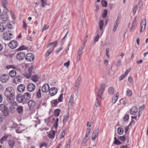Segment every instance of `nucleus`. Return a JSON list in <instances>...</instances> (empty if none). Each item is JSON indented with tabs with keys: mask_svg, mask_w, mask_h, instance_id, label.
Segmentation results:
<instances>
[{
	"mask_svg": "<svg viewBox=\"0 0 148 148\" xmlns=\"http://www.w3.org/2000/svg\"><path fill=\"white\" fill-rule=\"evenodd\" d=\"M14 90L12 87L6 88L4 91V95L6 97L7 100L9 103L13 102L15 98Z\"/></svg>",
	"mask_w": 148,
	"mask_h": 148,
	"instance_id": "nucleus-1",
	"label": "nucleus"
},
{
	"mask_svg": "<svg viewBox=\"0 0 148 148\" xmlns=\"http://www.w3.org/2000/svg\"><path fill=\"white\" fill-rule=\"evenodd\" d=\"M105 88V85L104 84L101 85L97 93L96 100L95 104V105L96 107H98L100 105L101 99L102 96L103 95Z\"/></svg>",
	"mask_w": 148,
	"mask_h": 148,
	"instance_id": "nucleus-2",
	"label": "nucleus"
},
{
	"mask_svg": "<svg viewBox=\"0 0 148 148\" xmlns=\"http://www.w3.org/2000/svg\"><path fill=\"white\" fill-rule=\"evenodd\" d=\"M12 34L10 33V32L9 30H7L4 32L3 37L4 40H9L12 38Z\"/></svg>",
	"mask_w": 148,
	"mask_h": 148,
	"instance_id": "nucleus-3",
	"label": "nucleus"
},
{
	"mask_svg": "<svg viewBox=\"0 0 148 148\" xmlns=\"http://www.w3.org/2000/svg\"><path fill=\"white\" fill-rule=\"evenodd\" d=\"M34 58V56L31 53H29L27 54L25 56L26 60L28 62H31L33 61Z\"/></svg>",
	"mask_w": 148,
	"mask_h": 148,
	"instance_id": "nucleus-4",
	"label": "nucleus"
},
{
	"mask_svg": "<svg viewBox=\"0 0 148 148\" xmlns=\"http://www.w3.org/2000/svg\"><path fill=\"white\" fill-rule=\"evenodd\" d=\"M9 79V75L8 74H3L0 77V80L3 83H6Z\"/></svg>",
	"mask_w": 148,
	"mask_h": 148,
	"instance_id": "nucleus-5",
	"label": "nucleus"
},
{
	"mask_svg": "<svg viewBox=\"0 0 148 148\" xmlns=\"http://www.w3.org/2000/svg\"><path fill=\"white\" fill-rule=\"evenodd\" d=\"M18 43L17 42L14 40L11 41L9 43V47L12 49H14L16 48L18 46Z\"/></svg>",
	"mask_w": 148,
	"mask_h": 148,
	"instance_id": "nucleus-6",
	"label": "nucleus"
},
{
	"mask_svg": "<svg viewBox=\"0 0 148 148\" xmlns=\"http://www.w3.org/2000/svg\"><path fill=\"white\" fill-rule=\"evenodd\" d=\"M34 67L32 66L29 67L28 69V72L27 73L23 74V75L27 78H29L31 77L32 75V73H33V70Z\"/></svg>",
	"mask_w": 148,
	"mask_h": 148,
	"instance_id": "nucleus-7",
	"label": "nucleus"
},
{
	"mask_svg": "<svg viewBox=\"0 0 148 148\" xmlns=\"http://www.w3.org/2000/svg\"><path fill=\"white\" fill-rule=\"evenodd\" d=\"M146 24V20L145 18H143L142 20L141 23L140 24L141 29L140 31V33L143 32L145 31V29Z\"/></svg>",
	"mask_w": 148,
	"mask_h": 148,
	"instance_id": "nucleus-8",
	"label": "nucleus"
},
{
	"mask_svg": "<svg viewBox=\"0 0 148 148\" xmlns=\"http://www.w3.org/2000/svg\"><path fill=\"white\" fill-rule=\"evenodd\" d=\"M25 57V54L23 52H18L16 55V58L18 60H23Z\"/></svg>",
	"mask_w": 148,
	"mask_h": 148,
	"instance_id": "nucleus-9",
	"label": "nucleus"
},
{
	"mask_svg": "<svg viewBox=\"0 0 148 148\" xmlns=\"http://www.w3.org/2000/svg\"><path fill=\"white\" fill-rule=\"evenodd\" d=\"M35 89V86L32 83L29 84L27 86V89L28 91L32 92L34 91Z\"/></svg>",
	"mask_w": 148,
	"mask_h": 148,
	"instance_id": "nucleus-10",
	"label": "nucleus"
},
{
	"mask_svg": "<svg viewBox=\"0 0 148 148\" xmlns=\"http://www.w3.org/2000/svg\"><path fill=\"white\" fill-rule=\"evenodd\" d=\"M17 101L19 103H23L24 101V99L23 96L21 94H18L16 97Z\"/></svg>",
	"mask_w": 148,
	"mask_h": 148,
	"instance_id": "nucleus-11",
	"label": "nucleus"
},
{
	"mask_svg": "<svg viewBox=\"0 0 148 148\" xmlns=\"http://www.w3.org/2000/svg\"><path fill=\"white\" fill-rule=\"evenodd\" d=\"M28 104L29 108L31 109H33L36 105V102L33 100H31L29 101Z\"/></svg>",
	"mask_w": 148,
	"mask_h": 148,
	"instance_id": "nucleus-12",
	"label": "nucleus"
},
{
	"mask_svg": "<svg viewBox=\"0 0 148 148\" xmlns=\"http://www.w3.org/2000/svg\"><path fill=\"white\" fill-rule=\"evenodd\" d=\"M42 92H48L49 90V86L47 84H45L42 87Z\"/></svg>",
	"mask_w": 148,
	"mask_h": 148,
	"instance_id": "nucleus-13",
	"label": "nucleus"
},
{
	"mask_svg": "<svg viewBox=\"0 0 148 148\" xmlns=\"http://www.w3.org/2000/svg\"><path fill=\"white\" fill-rule=\"evenodd\" d=\"M138 112V109L135 106L133 107L130 110V113L132 115H135Z\"/></svg>",
	"mask_w": 148,
	"mask_h": 148,
	"instance_id": "nucleus-14",
	"label": "nucleus"
},
{
	"mask_svg": "<svg viewBox=\"0 0 148 148\" xmlns=\"http://www.w3.org/2000/svg\"><path fill=\"white\" fill-rule=\"evenodd\" d=\"M0 18L2 21H6L8 18L7 14L6 13H2L1 15Z\"/></svg>",
	"mask_w": 148,
	"mask_h": 148,
	"instance_id": "nucleus-15",
	"label": "nucleus"
},
{
	"mask_svg": "<svg viewBox=\"0 0 148 148\" xmlns=\"http://www.w3.org/2000/svg\"><path fill=\"white\" fill-rule=\"evenodd\" d=\"M57 88L54 87L51 88L49 90V94L51 96H53L57 92Z\"/></svg>",
	"mask_w": 148,
	"mask_h": 148,
	"instance_id": "nucleus-16",
	"label": "nucleus"
},
{
	"mask_svg": "<svg viewBox=\"0 0 148 148\" xmlns=\"http://www.w3.org/2000/svg\"><path fill=\"white\" fill-rule=\"evenodd\" d=\"M99 132L98 129H96L93 131L92 136V140H95L96 137H97Z\"/></svg>",
	"mask_w": 148,
	"mask_h": 148,
	"instance_id": "nucleus-17",
	"label": "nucleus"
},
{
	"mask_svg": "<svg viewBox=\"0 0 148 148\" xmlns=\"http://www.w3.org/2000/svg\"><path fill=\"white\" fill-rule=\"evenodd\" d=\"M22 77L20 76H16L14 78L13 80V82L15 84H17L21 82Z\"/></svg>",
	"mask_w": 148,
	"mask_h": 148,
	"instance_id": "nucleus-18",
	"label": "nucleus"
},
{
	"mask_svg": "<svg viewBox=\"0 0 148 148\" xmlns=\"http://www.w3.org/2000/svg\"><path fill=\"white\" fill-rule=\"evenodd\" d=\"M25 86L23 84H20L19 85L17 88V90L20 92H22L25 90Z\"/></svg>",
	"mask_w": 148,
	"mask_h": 148,
	"instance_id": "nucleus-19",
	"label": "nucleus"
},
{
	"mask_svg": "<svg viewBox=\"0 0 148 148\" xmlns=\"http://www.w3.org/2000/svg\"><path fill=\"white\" fill-rule=\"evenodd\" d=\"M136 17H135V18L134 20L132 27L130 28V31L131 32H133L136 28V26L137 22L136 21Z\"/></svg>",
	"mask_w": 148,
	"mask_h": 148,
	"instance_id": "nucleus-20",
	"label": "nucleus"
},
{
	"mask_svg": "<svg viewBox=\"0 0 148 148\" xmlns=\"http://www.w3.org/2000/svg\"><path fill=\"white\" fill-rule=\"evenodd\" d=\"M24 100L27 101L29 100L31 97V94L28 92L25 93L23 95Z\"/></svg>",
	"mask_w": 148,
	"mask_h": 148,
	"instance_id": "nucleus-21",
	"label": "nucleus"
},
{
	"mask_svg": "<svg viewBox=\"0 0 148 148\" xmlns=\"http://www.w3.org/2000/svg\"><path fill=\"white\" fill-rule=\"evenodd\" d=\"M1 6L5 8V10H7V7L8 5L7 0H2L1 2Z\"/></svg>",
	"mask_w": 148,
	"mask_h": 148,
	"instance_id": "nucleus-22",
	"label": "nucleus"
},
{
	"mask_svg": "<svg viewBox=\"0 0 148 148\" xmlns=\"http://www.w3.org/2000/svg\"><path fill=\"white\" fill-rule=\"evenodd\" d=\"M85 46V44L84 43L83 45H82L81 47L79 48L78 52L77 55L81 56L82 54V51L84 49V46Z\"/></svg>",
	"mask_w": 148,
	"mask_h": 148,
	"instance_id": "nucleus-23",
	"label": "nucleus"
},
{
	"mask_svg": "<svg viewBox=\"0 0 148 148\" xmlns=\"http://www.w3.org/2000/svg\"><path fill=\"white\" fill-rule=\"evenodd\" d=\"M74 101V95H71L70 96L69 100V102L68 106L69 107H71L73 104Z\"/></svg>",
	"mask_w": 148,
	"mask_h": 148,
	"instance_id": "nucleus-24",
	"label": "nucleus"
},
{
	"mask_svg": "<svg viewBox=\"0 0 148 148\" xmlns=\"http://www.w3.org/2000/svg\"><path fill=\"white\" fill-rule=\"evenodd\" d=\"M16 110L18 114H21L23 112V106H18L16 109Z\"/></svg>",
	"mask_w": 148,
	"mask_h": 148,
	"instance_id": "nucleus-25",
	"label": "nucleus"
},
{
	"mask_svg": "<svg viewBox=\"0 0 148 148\" xmlns=\"http://www.w3.org/2000/svg\"><path fill=\"white\" fill-rule=\"evenodd\" d=\"M39 77V75H35L32 76L31 79L34 82H37L38 80Z\"/></svg>",
	"mask_w": 148,
	"mask_h": 148,
	"instance_id": "nucleus-26",
	"label": "nucleus"
},
{
	"mask_svg": "<svg viewBox=\"0 0 148 148\" xmlns=\"http://www.w3.org/2000/svg\"><path fill=\"white\" fill-rule=\"evenodd\" d=\"M53 47H51L49 50L47 51L45 55V57H47L51 53L53 52Z\"/></svg>",
	"mask_w": 148,
	"mask_h": 148,
	"instance_id": "nucleus-27",
	"label": "nucleus"
},
{
	"mask_svg": "<svg viewBox=\"0 0 148 148\" xmlns=\"http://www.w3.org/2000/svg\"><path fill=\"white\" fill-rule=\"evenodd\" d=\"M69 116V112L63 116L64 119H63V123H65L68 120V119Z\"/></svg>",
	"mask_w": 148,
	"mask_h": 148,
	"instance_id": "nucleus-28",
	"label": "nucleus"
},
{
	"mask_svg": "<svg viewBox=\"0 0 148 148\" xmlns=\"http://www.w3.org/2000/svg\"><path fill=\"white\" fill-rule=\"evenodd\" d=\"M55 134V131L52 130L51 132H50L48 135V137L49 138H53Z\"/></svg>",
	"mask_w": 148,
	"mask_h": 148,
	"instance_id": "nucleus-29",
	"label": "nucleus"
},
{
	"mask_svg": "<svg viewBox=\"0 0 148 148\" xmlns=\"http://www.w3.org/2000/svg\"><path fill=\"white\" fill-rule=\"evenodd\" d=\"M16 75V73L15 70H12L9 73V75L12 77H14Z\"/></svg>",
	"mask_w": 148,
	"mask_h": 148,
	"instance_id": "nucleus-30",
	"label": "nucleus"
},
{
	"mask_svg": "<svg viewBox=\"0 0 148 148\" xmlns=\"http://www.w3.org/2000/svg\"><path fill=\"white\" fill-rule=\"evenodd\" d=\"M15 141L12 140H9L8 142L9 145L10 147L11 148H12L14 147L15 144Z\"/></svg>",
	"mask_w": 148,
	"mask_h": 148,
	"instance_id": "nucleus-31",
	"label": "nucleus"
},
{
	"mask_svg": "<svg viewBox=\"0 0 148 148\" xmlns=\"http://www.w3.org/2000/svg\"><path fill=\"white\" fill-rule=\"evenodd\" d=\"M114 88L112 87H110L108 90V92L109 94L112 95L114 94Z\"/></svg>",
	"mask_w": 148,
	"mask_h": 148,
	"instance_id": "nucleus-32",
	"label": "nucleus"
},
{
	"mask_svg": "<svg viewBox=\"0 0 148 148\" xmlns=\"http://www.w3.org/2000/svg\"><path fill=\"white\" fill-rule=\"evenodd\" d=\"M6 29V27L4 26L3 23H0V32H2Z\"/></svg>",
	"mask_w": 148,
	"mask_h": 148,
	"instance_id": "nucleus-33",
	"label": "nucleus"
},
{
	"mask_svg": "<svg viewBox=\"0 0 148 148\" xmlns=\"http://www.w3.org/2000/svg\"><path fill=\"white\" fill-rule=\"evenodd\" d=\"M61 112V110L60 109H57L55 110L54 111V115L55 116L58 117L59 116L60 112Z\"/></svg>",
	"mask_w": 148,
	"mask_h": 148,
	"instance_id": "nucleus-34",
	"label": "nucleus"
},
{
	"mask_svg": "<svg viewBox=\"0 0 148 148\" xmlns=\"http://www.w3.org/2000/svg\"><path fill=\"white\" fill-rule=\"evenodd\" d=\"M2 112H3V116H6L8 115L9 114V111L8 110V108L2 111Z\"/></svg>",
	"mask_w": 148,
	"mask_h": 148,
	"instance_id": "nucleus-35",
	"label": "nucleus"
},
{
	"mask_svg": "<svg viewBox=\"0 0 148 148\" xmlns=\"http://www.w3.org/2000/svg\"><path fill=\"white\" fill-rule=\"evenodd\" d=\"M104 23L103 20H101L99 23V27L100 31H101L103 27Z\"/></svg>",
	"mask_w": 148,
	"mask_h": 148,
	"instance_id": "nucleus-36",
	"label": "nucleus"
},
{
	"mask_svg": "<svg viewBox=\"0 0 148 148\" xmlns=\"http://www.w3.org/2000/svg\"><path fill=\"white\" fill-rule=\"evenodd\" d=\"M8 108L4 104H1L0 105V110L2 111Z\"/></svg>",
	"mask_w": 148,
	"mask_h": 148,
	"instance_id": "nucleus-37",
	"label": "nucleus"
},
{
	"mask_svg": "<svg viewBox=\"0 0 148 148\" xmlns=\"http://www.w3.org/2000/svg\"><path fill=\"white\" fill-rule=\"evenodd\" d=\"M22 127H18V129L16 130V133H21L22 131L24 130L23 129H22Z\"/></svg>",
	"mask_w": 148,
	"mask_h": 148,
	"instance_id": "nucleus-38",
	"label": "nucleus"
},
{
	"mask_svg": "<svg viewBox=\"0 0 148 148\" xmlns=\"http://www.w3.org/2000/svg\"><path fill=\"white\" fill-rule=\"evenodd\" d=\"M132 94V92L130 89H128L126 91V95L128 97H130Z\"/></svg>",
	"mask_w": 148,
	"mask_h": 148,
	"instance_id": "nucleus-39",
	"label": "nucleus"
},
{
	"mask_svg": "<svg viewBox=\"0 0 148 148\" xmlns=\"http://www.w3.org/2000/svg\"><path fill=\"white\" fill-rule=\"evenodd\" d=\"M36 95L37 97L38 98H40L41 97V90L40 89H39L37 91Z\"/></svg>",
	"mask_w": 148,
	"mask_h": 148,
	"instance_id": "nucleus-40",
	"label": "nucleus"
},
{
	"mask_svg": "<svg viewBox=\"0 0 148 148\" xmlns=\"http://www.w3.org/2000/svg\"><path fill=\"white\" fill-rule=\"evenodd\" d=\"M8 138L7 136H4L1 139L0 142L1 143H3V142L6 141Z\"/></svg>",
	"mask_w": 148,
	"mask_h": 148,
	"instance_id": "nucleus-41",
	"label": "nucleus"
},
{
	"mask_svg": "<svg viewBox=\"0 0 148 148\" xmlns=\"http://www.w3.org/2000/svg\"><path fill=\"white\" fill-rule=\"evenodd\" d=\"M46 1L47 0H41V3L43 7H45L47 5Z\"/></svg>",
	"mask_w": 148,
	"mask_h": 148,
	"instance_id": "nucleus-42",
	"label": "nucleus"
},
{
	"mask_svg": "<svg viewBox=\"0 0 148 148\" xmlns=\"http://www.w3.org/2000/svg\"><path fill=\"white\" fill-rule=\"evenodd\" d=\"M57 42L56 41L53 42L49 43V44H48V46L50 45L53 46V47H52L53 48V47L56 45L57 44Z\"/></svg>",
	"mask_w": 148,
	"mask_h": 148,
	"instance_id": "nucleus-43",
	"label": "nucleus"
},
{
	"mask_svg": "<svg viewBox=\"0 0 148 148\" xmlns=\"http://www.w3.org/2000/svg\"><path fill=\"white\" fill-rule=\"evenodd\" d=\"M27 49V48L26 47H25L24 45H23L22 46L20 47L17 50L18 51H20L24 49Z\"/></svg>",
	"mask_w": 148,
	"mask_h": 148,
	"instance_id": "nucleus-44",
	"label": "nucleus"
},
{
	"mask_svg": "<svg viewBox=\"0 0 148 148\" xmlns=\"http://www.w3.org/2000/svg\"><path fill=\"white\" fill-rule=\"evenodd\" d=\"M10 109L11 112H14L16 110V108L13 105H12L10 107Z\"/></svg>",
	"mask_w": 148,
	"mask_h": 148,
	"instance_id": "nucleus-45",
	"label": "nucleus"
},
{
	"mask_svg": "<svg viewBox=\"0 0 148 148\" xmlns=\"http://www.w3.org/2000/svg\"><path fill=\"white\" fill-rule=\"evenodd\" d=\"M129 119V115L126 114L124 116L123 119L124 121H127Z\"/></svg>",
	"mask_w": 148,
	"mask_h": 148,
	"instance_id": "nucleus-46",
	"label": "nucleus"
},
{
	"mask_svg": "<svg viewBox=\"0 0 148 148\" xmlns=\"http://www.w3.org/2000/svg\"><path fill=\"white\" fill-rule=\"evenodd\" d=\"M123 132V129L121 127H119L118 129V133L120 134H122Z\"/></svg>",
	"mask_w": 148,
	"mask_h": 148,
	"instance_id": "nucleus-47",
	"label": "nucleus"
},
{
	"mask_svg": "<svg viewBox=\"0 0 148 148\" xmlns=\"http://www.w3.org/2000/svg\"><path fill=\"white\" fill-rule=\"evenodd\" d=\"M107 12H108L107 10L106 9L104 10L103 14L102 15L103 18H106L107 16Z\"/></svg>",
	"mask_w": 148,
	"mask_h": 148,
	"instance_id": "nucleus-48",
	"label": "nucleus"
},
{
	"mask_svg": "<svg viewBox=\"0 0 148 148\" xmlns=\"http://www.w3.org/2000/svg\"><path fill=\"white\" fill-rule=\"evenodd\" d=\"M43 147H47V144L46 142H44L41 144L40 146V148H42Z\"/></svg>",
	"mask_w": 148,
	"mask_h": 148,
	"instance_id": "nucleus-49",
	"label": "nucleus"
},
{
	"mask_svg": "<svg viewBox=\"0 0 148 148\" xmlns=\"http://www.w3.org/2000/svg\"><path fill=\"white\" fill-rule=\"evenodd\" d=\"M65 135V133L64 131H62L60 134V138L62 139L64 137Z\"/></svg>",
	"mask_w": 148,
	"mask_h": 148,
	"instance_id": "nucleus-50",
	"label": "nucleus"
},
{
	"mask_svg": "<svg viewBox=\"0 0 148 148\" xmlns=\"http://www.w3.org/2000/svg\"><path fill=\"white\" fill-rule=\"evenodd\" d=\"M52 104H54V106H56L58 104V101L57 99L53 100L51 102Z\"/></svg>",
	"mask_w": 148,
	"mask_h": 148,
	"instance_id": "nucleus-51",
	"label": "nucleus"
},
{
	"mask_svg": "<svg viewBox=\"0 0 148 148\" xmlns=\"http://www.w3.org/2000/svg\"><path fill=\"white\" fill-rule=\"evenodd\" d=\"M63 94H60L59 97L58 98V102H61L62 101V100L63 99Z\"/></svg>",
	"mask_w": 148,
	"mask_h": 148,
	"instance_id": "nucleus-52",
	"label": "nucleus"
},
{
	"mask_svg": "<svg viewBox=\"0 0 148 148\" xmlns=\"http://www.w3.org/2000/svg\"><path fill=\"white\" fill-rule=\"evenodd\" d=\"M101 3L103 7H106L107 6V3L106 1L102 0L101 1Z\"/></svg>",
	"mask_w": 148,
	"mask_h": 148,
	"instance_id": "nucleus-53",
	"label": "nucleus"
},
{
	"mask_svg": "<svg viewBox=\"0 0 148 148\" xmlns=\"http://www.w3.org/2000/svg\"><path fill=\"white\" fill-rule=\"evenodd\" d=\"M121 60H119L116 62V67L120 66L121 64Z\"/></svg>",
	"mask_w": 148,
	"mask_h": 148,
	"instance_id": "nucleus-54",
	"label": "nucleus"
},
{
	"mask_svg": "<svg viewBox=\"0 0 148 148\" xmlns=\"http://www.w3.org/2000/svg\"><path fill=\"white\" fill-rule=\"evenodd\" d=\"M143 5L142 1V0H139L138 3V6L140 8Z\"/></svg>",
	"mask_w": 148,
	"mask_h": 148,
	"instance_id": "nucleus-55",
	"label": "nucleus"
},
{
	"mask_svg": "<svg viewBox=\"0 0 148 148\" xmlns=\"http://www.w3.org/2000/svg\"><path fill=\"white\" fill-rule=\"evenodd\" d=\"M119 24L118 23H115L114 25V27L113 29V32H115L116 30V29L118 27V25Z\"/></svg>",
	"mask_w": 148,
	"mask_h": 148,
	"instance_id": "nucleus-56",
	"label": "nucleus"
},
{
	"mask_svg": "<svg viewBox=\"0 0 148 148\" xmlns=\"http://www.w3.org/2000/svg\"><path fill=\"white\" fill-rule=\"evenodd\" d=\"M99 34H98L97 36H96L94 38V42H96L99 39Z\"/></svg>",
	"mask_w": 148,
	"mask_h": 148,
	"instance_id": "nucleus-57",
	"label": "nucleus"
},
{
	"mask_svg": "<svg viewBox=\"0 0 148 148\" xmlns=\"http://www.w3.org/2000/svg\"><path fill=\"white\" fill-rule=\"evenodd\" d=\"M119 139L121 141L123 142H125V137L124 136H120L119 137Z\"/></svg>",
	"mask_w": 148,
	"mask_h": 148,
	"instance_id": "nucleus-58",
	"label": "nucleus"
},
{
	"mask_svg": "<svg viewBox=\"0 0 148 148\" xmlns=\"http://www.w3.org/2000/svg\"><path fill=\"white\" fill-rule=\"evenodd\" d=\"M23 28L25 29H26V28L27 27V25L25 21V20H23Z\"/></svg>",
	"mask_w": 148,
	"mask_h": 148,
	"instance_id": "nucleus-59",
	"label": "nucleus"
},
{
	"mask_svg": "<svg viewBox=\"0 0 148 148\" xmlns=\"http://www.w3.org/2000/svg\"><path fill=\"white\" fill-rule=\"evenodd\" d=\"M117 99L118 98H117V97H113L112 100V102L113 103H114L116 102Z\"/></svg>",
	"mask_w": 148,
	"mask_h": 148,
	"instance_id": "nucleus-60",
	"label": "nucleus"
},
{
	"mask_svg": "<svg viewBox=\"0 0 148 148\" xmlns=\"http://www.w3.org/2000/svg\"><path fill=\"white\" fill-rule=\"evenodd\" d=\"M70 62L69 61H68L67 62L64 63V65L66 67V68H68L69 66V63Z\"/></svg>",
	"mask_w": 148,
	"mask_h": 148,
	"instance_id": "nucleus-61",
	"label": "nucleus"
},
{
	"mask_svg": "<svg viewBox=\"0 0 148 148\" xmlns=\"http://www.w3.org/2000/svg\"><path fill=\"white\" fill-rule=\"evenodd\" d=\"M126 76L124 74L123 75H121L119 78V80L121 81Z\"/></svg>",
	"mask_w": 148,
	"mask_h": 148,
	"instance_id": "nucleus-62",
	"label": "nucleus"
},
{
	"mask_svg": "<svg viewBox=\"0 0 148 148\" xmlns=\"http://www.w3.org/2000/svg\"><path fill=\"white\" fill-rule=\"evenodd\" d=\"M58 122H57L56 121H55V122L54 124L53 127L56 129H57V127H58Z\"/></svg>",
	"mask_w": 148,
	"mask_h": 148,
	"instance_id": "nucleus-63",
	"label": "nucleus"
},
{
	"mask_svg": "<svg viewBox=\"0 0 148 148\" xmlns=\"http://www.w3.org/2000/svg\"><path fill=\"white\" fill-rule=\"evenodd\" d=\"M114 143L115 144L118 145H119L121 144V142L119 141L118 140H117L116 141H114Z\"/></svg>",
	"mask_w": 148,
	"mask_h": 148,
	"instance_id": "nucleus-64",
	"label": "nucleus"
}]
</instances>
